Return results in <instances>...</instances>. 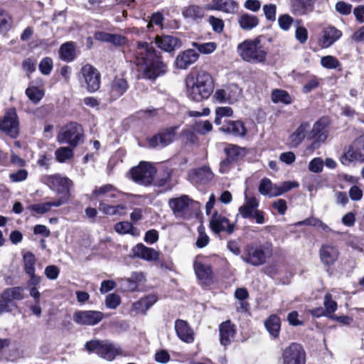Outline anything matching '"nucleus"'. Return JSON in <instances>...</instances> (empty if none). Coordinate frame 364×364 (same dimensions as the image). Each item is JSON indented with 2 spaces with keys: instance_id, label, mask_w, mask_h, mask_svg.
<instances>
[{
  "instance_id": "obj_35",
  "label": "nucleus",
  "mask_w": 364,
  "mask_h": 364,
  "mask_svg": "<svg viewBox=\"0 0 364 364\" xmlns=\"http://www.w3.org/2000/svg\"><path fill=\"white\" fill-rule=\"evenodd\" d=\"M259 192L260 194L264 196H268L269 197H276L279 195H273L279 192V186L274 184L268 178H263L259 186Z\"/></svg>"
},
{
  "instance_id": "obj_63",
  "label": "nucleus",
  "mask_w": 364,
  "mask_h": 364,
  "mask_svg": "<svg viewBox=\"0 0 364 364\" xmlns=\"http://www.w3.org/2000/svg\"><path fill=\"white\" fill-rule=\"evenodd\" d=\"M336 10L343 15H348L351 13L352 5L345 1H338L336 4Z\"/></svg>"
},
{
  "instance_id": "obj_14",
  "label": "nucleus",
  "mask_w": 364,
  "mask_h": 364,
  "mask_svg": "<svg viewBox=\"0 0 364 364\" xmlns=\"http://www.w3.org/2000/svg\"><path fill=\"white\" fill-rule=\"evenodd\" d=\"M103 317V313L99 311H77L73 314V321L80 325L95 326L100 323Z\"/></svg>"
},
{
  "instance_id": "obj_44",
  "label": "nucleus",
  "mask_w": 364,
  "mask_h": 364,
  "mask_svg": "<svg viewBox=\"0 0 364 364\" xmlns=\"http://www.w3.org/2000/svg\"><path fill=\"white\" fill-rule=\"evenodd\" d=\"M73 151L70 147H60L55 151V158L60 163H65L68 160L71 159L73 157Z\"/></svg>"
},
{
  "instance_id": "obj_28",
  "label": "nucleus",
  "mask_w": 364,
  "mask_h": 364,
  "mask_svg": "<svg viewBox=\"0 0 364 364\" xmlns=\"http://www.w3.org/2000/svg\"><path fill=\"white\" fill-rule=\"evenodd\" d=\"M158 298L154 294H149L132 305L131 311L135 314H145L146 311L157 301Z\"/></svg>"
},
{
  "instance_id": "obj_24",
  "label": "nucleus",
  "mask_w": 364,
  "mask_h": 364,
  "mask_svg": "<svg viewBox=\"0 0 364 364\" xmlns=\"http://www.w3.org/2000/svg\"><path fill=\"white\" fill-rule=\"evenodd\" d=\"M219 331L220 344L223 346L230 345L236 333L235 325L230 321H226L220 325Z\"/></svg>"
},
{
  "instance_id": "obj_53",
  "label": "nucleus",
  "mask_w": 364,
  "mask_h": 364,
  "mask_svg": "<svg viewBox=\"0 0 364 364\" xmlns=\"http://www.w3.org/2000/svg\"><path fill=\"white\" fill-rule=\"evenodd\" d=\"M209 24L211 26L213 31L220 33L224 29V22L220 18L214 16H210L208 20Z\"/></svg>"
},
{
  "instance_id": "obj_34",
  "label": "nucleus",
  "mask_w": 364,
  "mask_h": 364,
  "mask_svg": "<svg viewBox=\"0 0 364 364\" xmlns=\"http://www.w3.org/2000/svg\"><path fill=\"white\" fill-rule=\"evenodd\" d=\"M128 89L127 80L120 77H116L111 83L110 94L113 98L121 97Z\"/></svg>"
},
{
  "instance_id": "obj_6",
  "label": "nucleus",
  "mask_w": 364,
  "mask_h": 364,
  "mask_svg": "<svg viewBox=\"0 0 364 364\" xmlns=\"http://www.w3.org/2000/svg\"><path fill=\"white\" fill-rule=\"evenodd\" d=\"M85 348L88 352H95L100 357L109 361L122 353L119 346L108 341L92 340L85 343Z\"/></svg>"
},
{
  "instance_id": "obj_52",
  "label": "nucleus",
  "mask_w": 364,
  "mask_h": 364,
  "mask_svg": "<svg viewBox=\"0 0 364 364\" xmlns=\"http://www.w3.org/2000/svg\"><path fill=\"white\" fill-rule=\"evenodd\" d=\"M171 173L169 172H166L164 174V176L158 179L156 182V185L158 187L162 188L161 191H167L172 188L173 185L171 184Z\"/></svg>"
},
{
  "instance_id": "obj_30",
  "label": "nucleus",
  "mask_w": 364,
  "mask_h": 364,
  "mask_svg": "<svg viewBox=\"0 0 364 364\" xmlns=\"http://www.w3.org/2000/svg\"><path fill=\"white\" fill-rule=\"evenodd\" d=\"M193 268L198 279L201 281L203 284H208L211 282L213 274L210 265L195 260Z\"/></svg>"
},
{
  "instance_id": "obj_64",
  "label": "nucleus",
  "mask_w": 364,
  "mask_h": 364,
  "mask_svg": "<svg viewBox=\"0 0 364 364\" xmlns=\"http://www.w3.org/2000/svg\"><path fill=\"white\" fill-rule=\"evenodd\" d=\"M154 359L159 363L165 364L170 360V355L166 350H160L155 353Z\"/></svg>"
},
{
  "instance_id": "obj_8",
  "label": "nucleus",
  "mask_w": 364,
  "mask_h": 364,
  "mask_svg": "<svg viewBox=\"0 0 364 364\" xmlns=\"http://www.w3.org/2000/svg\"><path fill=\"white\" fill-rule=\"evenodd\" d=\"M82 136V127L77 123H70L63 127L57 137L60 144H68L70 146L75 147L80 143Z\"/></svg>"
},
{
  "instance_id": "obj_22",
  "label": "nucleus",
  "mask_w": 364,
  "mask_h": 364,
  "mask_svg": "<svg viewBox=\"0 0 364 364\" xmlns=\"http://www.w3.org/2000/svg\"><path fill=\"white\" fill-rule=\"evenodd\" d=\"M342 36V32L333 26H328L323 29L319 44L323 48L333 45Z\"/></svg>"
},
{
  "instance_id": "obj_56",
  "label": "nucleus",
  "mask_w": 364,
  "mask_h": 364,
  "mask_svg": "<svg viewBox=\"0 0 364 364\" xmlns=\"http://www.w3.org/2000/svg\"><path fill=\"white\" fill-rule=\"evenodd\" d=\"M263 11L268 21H274L276 20L277 6L275 4H269L264 5Z\"/></svg>"
},
{
  "instance_id": "obj_27",
  "label": "nucleus",
  "mask_w": 364,
  "mask_h": 364,
  "mask_svg": "<svg viewBox=\"0 0 364 364\" xmlns=\"http://www.w3.org/2000/svg\"><path fill=\"white\" fill-rule=\"evenodd\" d=\"M199 55L193 49H188L180 54L176 58V65L179 69H186L194 63L198 58Z\"/></svg>"
},
{
  "instance_id": "obj_15",
  "label": "nucleus",
  "mask_w": 364,
  "mask_h": 364,
  "mask_svg": "<svg viewBox=\"0 0 364 364\" xmlns=\"http://www.w3.org/2000/svg\"><path fill=\"white\" fill-rule=\"evenodd\" d=\"M42 181L58 192L66 193L67 194L70 187L73 186V181L71 180L60 174L45 176L43 177Z\"/></svg>"
},
{
  "instance_id": "obj_55",
  "label": "nucleus",
  "mask_w": 364,
  "mask_h": 364,
  "mask_svg": "<svg viewBox=\"0 0 364 364\" xmlns=\"http://www.w3.org/2000/svg\"><path fill=\"white\" fill-rule=\"evenodd\" d=\"M120 296L117 294H109L106 296L105 305L108 309H114L120 304Z\"/></svg>"
},
{
  "instance_id": "obj_39",
  "label": "nucleus",
  "mask_w": 364,
  "mask_h": 364,
  "mask_svg": "<svg viewBox=\"0 0 364 364\" xmlns=\"http://www.w3.org/2000/svg\"><path fill=\"white\" fill-rule=\"evenodd\" d=\"M60 57L62 60L70 62L75 58V46L73 42L63 43L59 50Z\"/></svg>"
},
{
  "instance_id": "obj_45",
  "label": "nucleus",
  "mask_w": 364,
  "mask_h": 364,
  "mask_svg": "<svg viewBox=\"0 0 364 364\" xmlns=\"http://www.w3.org/2000/svg\"><path fill=\"white\" fill-rule=\"evenodd\" d=\"M23 269L26 274L35 272L36 257L31 252H27L23 257Z\"/></svg>"
},
{
  "instance_id": "obj_40",
  "label": "nucleus",
  "mask_w": 364,
  "mask_h": 364,
  "mask_svg": "<svg viewBox=\"0 0 364 364\" xmlns=\"http://www.w3.org/2000/svg\"><path fill=\"white\" fill-rule=\"evenodd\" d=\"M271 97L274 103L289 105L292 102L291 97L286 90L275 89L272 92Z\"/></svg>"
},
{
  "instance_id": "obj_18",
  "label": "nucleus",
  "mask_w": 364,
  "mask_h": 364,
  "mask_svg": "<svg viewBox=\"0 0 364 364\" xmlns=\"http://www.w3.org/2000/svg\"><path fill=\"white\" fill-rule=\"evenodd\" d=\"M120 194H122V192L114 186L106 184L100 187H95L91 197L94 199L102 198L103 199L100 202L108 203L111 199L117 198Z\"/></svg>"
},
{
  "instance_id": "obj_33",
  "label": "nucleus",
  "mask_w": 364,
  "mask_h": 364,
  "mask_svg": "<svg viewBox=\"0 0 364 364\" xmlns=\"http://www.w3.org/2000/svg\"><path fill=\"white\" fill-rule=\"evenodd\" d=\"M1 299L9 304L12 301H21L24 299L23 289L19 287H9L3 291Z\"/></svg>"
},
{
  "instance_id": "obj_47",
  "label": "nucleus",
  "mask_w": 364,
  "mask_h": 364,
  "mask_svg": "<svg viewBox=\"0 0 364 364\" xmlns=\"http://www.w3.org/2000/svg\"><path fill=\"white\" fill-rule=\"evenodd\" d=\"M228 92L229 103L237 102L242 95V90L235 83L225 87Z\"/></svg>"
},
{
  "instance_id": "obj_31",
  "label": "nucleus",
  "mask_w": 364,
  "mask_h": 364,
  "mask_svg": "<svg viewBox=\"0 0 364 364\" xmlns=\"http://www.w3.org/2000/svg\"><path fill=\"white\" fill-rule=\"evenodd\" d=\"M68 197L64 196L54 201L47 202L41 204L33 205L30 207V210L38 214H43L49 211L52 207H59L67 203Z\"/></svg>"
},
{
  "instance_id": "obj_57",
  "label": "nucleus",
  "mask_w": 364,
  "mask_h": 364,
  "mask_svg": "<svg viewBox=\"0 0 364 364\" xmlns=\"http://www.w3.org/2000/svg\"><path fill=\"white\" fill-rule=\"evenodd\" d=\"M293 23V18L289 14H282L278 18V23L281 29L288 31Z\"/></svg>"
},
{
  "instance_id": "obj_11",
  "label": "nucleus",
  "mask_w": 364,
  "mask_h": 364,
  "mask_svg": "<svg viewBox=\"0 0 364 364\" xmlns=\"http://www.w3.org/2000/svg\"><path fill=\"white\" fill-rule=\"evenodd\" d=\"M194 201L185 195L168 200V205L174 216L181 219H186L191 215V207Z\"/></svg>"
},
{
  "instance_id": "obj_25",
  "label": "nucleus",
  "mask_w": 364,
  "mask_h": 364,
  "mask_svg": "<svg viewBox=\"0 0 364 364\" xmlns=\"http://www.w3.org/2000/svg\"><path fill=\"white\" fill-rule=\"evenodd\" d=\"M181 14L185 19L195 23H198L205 17L203 8L194 4L184 6Z\"/></svg>"
},
{
  "instance_id": "obj_32",
  "label": "nucleus",
  "mask_w": 364,
  "mask_h": 364,
  "mask_svg": "<svg viewBox=\"0 0 364 364\" xmlns=\"http://www.w3.org/2000/svg\"><path fill=\"white\" fill-rule=\"evenodd\" d=\"M245 203L240 207L239 212L242 218H251L252 213L259 206V200L255 197H248L246 194L245 196Z\"/></svg>"
},
{
  "instance_id": "obj_17",
  "label": "nucleus",
  "mask_w": 364,
  "mask_h": 364,
  "mask_svg": "<svg viewBox=\"0 0 364 364\" xmlns=\"http://www.w3.org/2000/svg\"><path fill=\"white\" fill-rule=\"evenodd\" d=\"M210 227L211 230L217 234L221 232H226L228 234H231L235 230V225L230 223L228 218L218 214L217 212L214 213L211 217Z\"/></svg>"
},
{
  "instance_id": "obj_42",
  "label": "nucleus",
  "mask_w": 364,
  "mask_h": 364,
  "mask_svg": "<svg viewBox=\"0 0 364 364\" xmlns=\"http://www.w3.org/2000/svg\"><path fill=\"white\" fill-rule=\"evenodd\" d=\"M13 18L10 14L0 9V32L6 33L12 27Z\"/></svg>"
},
{
  "instance_id": "obj_1",
  "label": "nucleus",
  "mask_w": 364,
  "mask_h": 364,
  "mask_svg": "<svg viewBox=\"0 0 364 364\" xmlns=\"http://www.w3.org/2000/svg\"><path fill=\"white\" fill-rule=\"evenodd\" d=\"M134 63L143 77L151 80H156L167 70L166 65L156 55L153 46L146 42L137 43L134 51Z\"/></svg>"
},
{
  "instance_id": "obj_7",
  "label": "nucleus",
  "mask_w": 364,
  "mask_h": 364,
  "mask_svg": "<svg viewBox=\"0 0 364 364\" xmlns=\"http://www.w3.org/2000/svg\"><path fill=\"white\" fill-rule=\"evenodd\" d=\"M340 161L345 166L354 161H364V135L355 139L345 149Z\"/></svg>"
},
{
  "instance_id": "obj_26",
  "label": "nucleus",
  "mask_w": 364,
  "mask_h": 364,
  "mask_svg": "<svg viewBox=\"0 0 364 364\" xmlns=\"http://www.w3.org/2000/svg\"><path fill=\"white\" fill-rule=\"evenodd\" d=\"M223 133L232 135L234 136H245L247 133L244 124L239 120H229L219 129Z\"/></svg>"
},
{
  "instance_id": "obj_20",
  "label": "nucleus",
  "mask_w": 364,
  "mask_h": 364,
  "mask_svg": "<svg viewBox=\"0 0 364 364\" xmlns=\"http://www.w3.org/2000/svg\"><path fill=\"white\" fill-rule=\"evenodd\" d=\"M155 42L159 48L166 52H171L181 46V41L178 38L169 35L157 36Z\"/></svg>"
},
{
  "instance_id": "obj_12",
  "label": "nucleus",
  "mask_w": 364,
  "mask_h": 364,
  "mask_svg": "<svg viewBox=\"0 0 364 364\" xmlns=\"http://www.w3.org/2000/svg\"><path fill=\"white\" fill-rule=\"evenodd\" d=\"M0 129L14 138L18 135L19 122L15 108L9 109L0 119Z\"/></svg>"
},
{
  "instance_id": "obj_58",
  "label": "nucleus",
  "mask_w": 364,
  "mask_h": 364,
  "mask_svg": "<svg viewBox=\"0 0 364 364\" xmlns=\"http://www.w3.org/2000/svg\"><path fill=\"white\" fill-rule=\"evenodd\" d=\"M213 129L212 124L208 121L199 122L195 124V130L200 134H205Z\"/></svg>"
},
{
  "instance_id": "obj_13",
  "label": "nucleus",
  "mask_w": 364,
  "mask_h": 364,
  "mask_svg": "<svg viewBox=\"0 0 364 364\" xmlns=\"http://www.w3.org/2000/svg\"><path fill=\"white\" fill-rule=\"evenodd\" d=\"M80 73L89 92H95L100 88V73L94 66L90 64L83 65Z\"/></svg>"
},
{
  "instance_id": "obj_41",
  "label": "nucleus",
  "mask_w": 364,
  "mask_h": 364,
  "mask_svg": "<svg viewBox=\"0 0 364 364\" xmlns=\"http://www.w3.org/2000/svg\"><path fill=\"white\" fill-rule=\"evenodd\" d=\"M218 11L228 14H235L237 12L239 4L235 0H223L218 2Z\"/></svg>"
},
{
  "instance_id": "obj_21",
  "label": "nucleus",
  "mask_w": 364,
  "mask_h": 364,
  "mask_svg": "<svg viewBox=\"0 0 364 364\" xmlns=\"http://www.w3.org/2000/svg\"><path fill=\"white\" fill-rule=\"evenodd\" d=\"M134 257L141 258L146 261H158L159 259V252L156 250L146 247L142 243L137 244L132 250Z\"/></svg>"
},
{
  "instance_id": "obj_38",
  "label": "nucleus",
  "mask_w": 364,
  "mask_h": 364,
  "mask_svg": "<svg viewBox=\"0 0 364 364\" xmlns=\"http://www.w3.org/2000/svg\"><path fill=\"white\" fill-rule=\"evenodd\" d=\"M224 151L227 157L235 162L245 155V149L235 144L227 145Z\"/></svg>"
},
{
  "instance_id": "obj_49",
  "label": "nucleus",
  "mask_w": 364,
  "mask_h": 364,
  "mask_svg": "<svg viewBox=\"0 0 364 364\" xmlns=\"http://www.w3.org/2000/svg\"><path fill=\"white\" fill-rule=\"evenodd\" d=\"M192 46L198 49L203 54H210L214 52L217 48V44L214 42L199 43L193 42Z\"/></svg>"
},
{
  "instance_id": "obj_9",
  "label": "nucleus",
  "mask_w": 364,
  "mask_h": 364,
  "mask_svg": "<svg viewBox=\"0 0 364 364\" xmlns=\"http://www.w3.org/2000/svg\"><path fill=\"white\" fill-rule=\"evenodd\" d=\"M130 173L132 178L136 183L148 186L154 180L156 169L150 163L142 161L137 166L132 168Z\"/></svg>"
},
{
  "instance_id": "obj_4",
  "label": "nucleus",
  "mask_w": 364,
  "mask_h": 364,
  "mask_svg": "<svg viewBox=\"0 0 364 364\" xmlns=\"http://www.w3.org/2000/svg\"><path fill=\"white\" fill-rule=\"evenodd\" d=\"M273 253L272 245L270 242H265L262 245L250 243L246 245L241 259L245 263L254 267L264 264L267 259L272 257Z\"/></svg>"
},
{
  "instance_id": "obj_16",
  "label": "nucleus",
  "mask_w": 364,
  "mask_h": 364,
  "mask_svg": "<svg viewBox=\"0 0 364 364\" xmlns=\"http://www.w3.org/2000/svg\"><path fill=\"white\" fill-rule=\"evenodd\" d=\"M178 128V127L175 126L165 129L149 139V145L151 147H164L170 144L176 139Z\"/></svg>"
},
{
  "instance_id": "obj_5",
  "label": "nucleus",
  "mask_w": 364,
  "mask_h": 364,
  "mask_svg": "<svg viewBox=\"0 0 364 364\" xmlns=\"http://www.w3.org/2000/svg\"><path fill=\"white\" fill-rule=\"evenodd\" d=\"M237 50L241 58L248 63H262L266 59L267 52L258 38L244 41L237 46Z\"/></svg>"
},
{
  "instance_id": "obj_29",
  "label": "nucleus",
  "mask_w": 364,
  "mask_h": 364,
  "mask_svg": "<svg viewBox=\"0 0 364 364\" xmlns=\"http://www.w3.org/2000/svg\"><path fill=\"white\" fill-rule=\"evenodd\" d=\"M338 255V249L330 245H323L319 250L320 259L326 266L333 264L337 260Z\"/></svg>"
},
{
  "instance_id": "obj_36",
  "label": "nucleus",
  "mask_w": 364,
  "mask_h": 364,
  "mask_svg": "<svg viewBox=\"0 0 364 364\" xmlns=\"http://www.w3.org/2000/svg\"><path fill=\"white\" fill-rule=\"evenodd\" d=\"M264 326L269 334L276 338L279 336L281 323L280 319L276 315H271L264 322Z\"/></svg>"
},
{
  "instance_id": "obj_59",
  "label": "nucleus",
  "mask_w": 364,
  "mask_h": 364,
  "mask_svg": "<svg viewBox=\"0 0 364 364\" xmlns=\"http://www.w3.org/2000/svg\"><path fill=\"white\" fill-rule=\"evenodd\" d=\"M53 68V61L50 58H44L39 64V70L43 75H49Z\"/></svg>"
},
{
  "instance_id": "obj_46",
  "label": "nucleus",
  "mask_w": 364,
  "mask_h": 364,
  "mask_svg": "<svg viewBox=\"0 0 364 364\" xmlns=\"http://www.w3.org/2000/svg\"><path fill=\"white\" fill-rule=\"evenodd\" d=\"M233 114V110L230 107H218L215 109V117L214 122L217 125L222 124L223 117H230Z\"/></svg>"
},
{
  "instance_id": "obj_10",
  "label": "nucleus",
  "mask_w": 364,
  "mask_h": 364,
  "mask_svg": "<svg viewBox=\"0 0 364 364\" xmlns=\"http://www.w3.org/2000/svg\"><path fill=\"white\" fill-rule=\"evenodd\" d=\"M306 352L301 344L291 343L282 353V364H306Z\"/></svg>"
},
{
  "instance_id": "obj_61",
  "label": "nucleus",
  "mask_w": 364,
  "mask_h": 364,
  "mask_svg": "<svg viewBox=\"0 0 364 364\" xmlns=\"http://www.w3.org/2000/svg\"><path fill=\"white\" fill-rule=\"evenodd\" d=\"M299 183L296 181H284L283 182L281 186H279V192L277 193H274V195H282L292 188L299 187Z\"/></svg>"
},
{
  "instance_id": "obj_51",
  "label": "nucleus",
  "mask_w": 364,
  "mask_h": 364,
  "mask_svg": "<svg viewBox=\"0 0 364 364\" xmlns=\"http://www.w3.org/2000/svg\"><path fill=\"white\" fill-rule=\"evenodd\" d=\"M134 230L135 228L132 223L128 221L119 222L114 225V230L119 234L131 233L133 235V230Z\"/></svg>"
},
{
  "instance_id": "obj_50",
  "label": "nucleus",
  "mask_w": 364,
  "mask_h": 364,
  "mask_svg": "<svg viewBox=\"0 0 364 364\" xmlns=\"http://www.w3.org/2000/svg\"><path fill=\"white\" fill-rule=\"evenodd\" d=\"M321 65L327 69H335L340 66L338 60L333 55H326L321 58Z\"/></svg>"
},
{
  "instance_id": "obj_23",
  "label": "nucleus",
  "mask_w": 364,
  "mask_h": 364,
  "mask_svg": "<svg viewBox=\"0 0 364 364\" xmlns=\"http://www.w3.org/2000/svg\"><path fill=\"white\" fill-rule=\"evenodd\" d=\"M175 330L178 337L187 343H191L194 341V332L188 323L181 319H177L175 322Z\"/></svg>"
},
{
  "instance_id": "obj_48",
  "label": "nucleus",
  "mask_w": 364,
  "mask_h": 364,
  "mask_svg": "<svg viewBox=\"0 0 364 364\" xmlns=\"http://www.w3.org/2000/svg\"><path fill=\"white\" fill-rule=\"evenodd\" d=\"M324 309L326 313V316L331 318L333 314L337 309V303L332 299V295L327 293L323 299Z\"/></svg>"
},
{
  "instance_id": "obj_19",
  "label": "nucleus",
  "mask_w": 364,
  "mask_h": 364,
  "mask_svg": "<svg viewBox=\"0 0 364 364\" xmlns=\"http://www.w3.org/2000/svg\"><path fill=\"white\" fill-rule=\"evenodd\" d=\"M214 174L209 166L192 169L188 173V179L195 184H206L213 178Z\"/></svg>"
},
{
  "instance_id": "obj_43",
  "label": "nucleus",
  "mask_w": 364,
  "mask_h": 364,
  "mask_svg": "<svg viewBox=\"0 0 364 364\" xmlns=\"http://www.w3.org/2000/svg\"><path fill=\"white\" fill-rule=\"evenodd\" d=\"M26 95L34 104L38 103L45 95L43 89L36 86H28L26 90Z\"/></svg>"
},
{
  "instance_id": "obj_60",
  "label": "nucleus",
  "mask_w": 364,
  "mask_h": 364,
  "mask_svg": "<svg viewBox=\"0 0 364 364\" xmlns=\"http://www.w3.org/2000/svg\"><path fill=\"white\" fill-rule=\"evenodd\" d=\"M36 60L31 58H26L22 62V68L28 76L36 70Z\"/></svg>"
},
{
  "instance_id": "obj_62",
  "label": "nucleus",
  "mask_w": 364,
  "mask_h": 364,
  "mask_svg": "<svg viewBox=\"0 0 364 364\" xmlns=\"http://www.w3.org/2000/svg\"><path fill=\"white\" fill-rule=\"evenodd\" d=\"M60 269L55 265H49L45 269V274L48 279L55 280L58 278Z\"/></svg>"
},
{
  "instance_id": "obj_2",
  "label": "nucleus",
  "mask_w": 364,
  "mask_h": 364,
  "mask_svg": "<svg viewBox=\"0 0 364 364\" xmlns=\"http://www.w3.org/2000/svg\"><path fill=\"white\" fill-rule=\"evenodd\" d=\"M328 120L324 118L318 119L311 127L307 122H302L289 136V144L292 147L299 146L305 139L314 140L312 144L314 148H317L319 144L324 142L328 137L326 129Z\"/></svg>"
},
{
  "instance_id": "obj_3",
  "label": "nucleus",
  "mask_w": 364,
  "mask_h": 364,
  "mask_svg": "<svg viewBox=\"0 0 364 364\" xmlns=\"http://www.w3.org/2000/svg\"><path fill=\"white\" fill-rule=\"evenodd\" d=\"M186 86L188 97L196 102L208 99L214 90L212 76L203 70L189 74L186 78Z\"/></svg>"
},
{
  "instance_id": "obj_54",
  "label": "nucleus",
  "mask_w": 364,
  "mask_h": 364,
  "mask_svg": "<svg viewBox=\"0 0 364 364\" xmlns=\"http://www.w3.org/2000/svg\"><path fill=\"white\" fill-rule=\"evenodd\" d=\"M28 173L26 169H19L17 171L11 173L9 176V179L13 183L22 182L26 180Z\"/></svg>"
},
{
  "instance_id": "obj_37",
  "label": "nucleus",
  "mask_w": 364,
  "mask_h": 364,
  "mask_svg": "<svg viewBox=\"0 0 364 364\" xmlns=\"http://www.w3.org/2000/svg\"><path fill=\"white\" fill-rule=\"evenodd\" d=\"M238 23L242 29L251 30L258 25L259 19L255 15L243 14L240 16Z\"/></svg>"
}]
</instances>
